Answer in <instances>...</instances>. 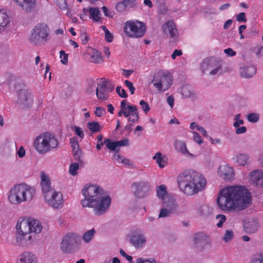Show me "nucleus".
<instances>
[{
    "label": "nucleus",
    "mask_w": 263,
    "mask_h": 263,
    "mask_svg": "<svg viewBox=\"0 0 263 263\" xmlns=\"http://www.w3.org/2000/svg\"><path fill=\"white\" fill-rule=\"evenodd\" d=\"M162 29L165 34H169L172 38H176L178 35L175 24L172 21L166 22L163 25Z\"/></svg>",
    "instance_id": "nucleus-22"
},
{
    "label": "nucleus",
    "mask_w": 263,
    "mask_h": 263,
    "mask_svg": "<svg viewBox=\"0 0 263 263\" xmlns=\"http://www.w3.org/2000/svg\"><path fill=\"white\" fill-rule=\"evenodd\" d=\"M33 145L39 154L45 155L56 149L59 141L54 135L49 133H45L35 138Z\"/></svg>",
    "instance_id": "nucleus-5"
},
{
    "label": "nucleus",
    "mask_w": 263,
    "mask_h": 263,
    "mask_svg": "<svg viewBox=\"0 0 263 263\" xmlns=\"http://www.w3.org/2000/svg\"><path fill=\"white\" fill-rule=\"evenodd\" d=\"M124 84L126 85L127 87L128 88L130 93L132 95H133L135 93V88L134 87L133 84L128 80H125L124 82Z\"/></svg>",
    "instance_id": "nucleus-55"
},
{
    "label": "nucleus",
    "mask_w": 263,
    "mask_h": 263,
    "mask_svg": "<svg viewBox=\"0 0 263 263\" xmlns=\"http://www.w3.org/2000/svg\"><path fill=\"white\" fill-rule=\"evenodd\" d=\"M252 263H263V251L255 254L252 256Z\"/></svg>",
    "instance_id": "nucleus-41"
},
{
    "label": "nucleus",
    "mask_w": 263,
    "mask_h": 263,
    "mask_svg": "<svg viewBox=\"0 0 263 263\" xmlns=\"http://www.w3.org/2000/svg\"><path fill=\"white\" fill-rule=\"evenodd\" d=\"M175 146L177 150L184 155H187L193 158H195V156L190 153L187 149L185 143L182 141H176L175 142Z\"/></svg>",
    "instance_id": "nucleus-29"
},
{
    "label": "nucleus",
    "mask_w": 263,
    "mask_h": 263,
    "mask_svg": "<svg viewBox=\"0 0 263 263\" xmlns=\"http://www.w3.org/2000/svg\"><path fill=\"white\" fill-rule=\"evenodd\" d=\"M46 203L54 209H61L63 206V195L60 192L51 191L44 196Z\"/></svg>",
    "instance_id": "nucleus-11"
},
{
    "label": "nucleus",
    "mask_w": 263,
    "mask_h": 263,
    "mask_svg": "<svg viewBox=\"0 0 263 263\" xmlns=\"http://www.w3.org/2000/svg\"><path fill=\"white\" fill-rule=\"evenodd\" d=\"M256 72V68L252 65L242 67L240 69L241 76L246 78L252 77Z\"/></svg>",
    "instance_id": "nucleus-28"
},
{
    "label": "nucleus",
    "mask_w": 263,
    "mask_h": 263,
    "mask_svg": "<svg viewBox=\"0 0 263 263\" xmlns=\"http://www.w3.org/2000/svg\"><path fill=\"white\" fill-rule=\"evenodd\" d=\"M60 56L61 59V62L64 65H66L68 63V54L66 53L64 50H61Z\"/></svg>",
    "instance_id": "nucleus-46"
},
{
    "label": "nucleus",
    "mask_w": 263,
    "mask_h": 263,
    "mask_svg": "<svg viewBox=\"0 0 263 263\" xmlns=\"http://www.w3.org/2000/svg\"><path fill=\"white\" fill-rule=\"evenodd\" d=\"M136 263H156L154 259L152 260L149 259H143V258H139L136 260Z\"/></svg>",
    "instance_id": "nucleus-61"
},
{
    "label": "nucleus",
    "mask_w": 263,
    "mask_h": 263,
    "mask_svg": "<svg viewBox=\"0 0 263 263\" xmlns=\"http://www.w3.org/2000/svg\"><path fill=\"white\" fill-rule=\"evenodd\" d=\"M81 40L82 41V43L84 45H86L88 43L89 40V36L86 33H85L81 35Z\"/></svg>",
    "instance_id": "nucleus-59"
},
{
    "label": "nucleus",
    "mask_w": 263,
    "mask_h": 263,
    "mask_svg": "<svg viewBox=\"0 0 263 263\" xmlns=\"http://www.w3.org/2000/svg\"><path fill=\"white\" fill-rule=\"evenodd\" d=\"M237 20L238 22H246L247 19L246 18V15L244 12H241L237 15Z\"/></svg>",
    "instance_id": "nucleus-58"
},
{
    "label": "nucleus",
    "mask_w": 263,
    "mask_h": 263,
    "mask_svg": "<svg viewBox=\"0 0 263 263\" xmlns=\"http://www.w3.org/2000/svg\"><path fill=\"white\" fill-rule=\"evenodd\" d=\"M193 134L194 141L199 145L202 144L203 140L201 139L200 135L196 132H193Z\"/></svg>",
    "instance_id": "nucleus-51"
},
{
    "label": "nucleus",
    "mask_w": 263,
    "mask_h": 263,
    "mask_svg": "<svg viewBox=\"0 0 263 263\" xmlns=\"http://www.w3.org/2000/svg\"><path fill=\"white\" fill-rule=\"evenodd\" d=\"M83 11H88L90 14V18H91L93 22H98L101 20V13L98 8L91 7L89 9L86 8H83Z\"/></svg>",
    "instance_id": "nucleus-27"
},
{
    "label": "nucleus",
    "mask_w": 263,
    "mask_h": 263,
    "mask_svg": "<svg viewBox=\"0 0 263 263\" xmlns=\"http://www.w3.org/2000/svg\"><path fill=\"white\" fill-rule=\"evenodd\" d=\"M182 54V51L181 50H178V49H175L173 53H172V54L171 55V58L172 59H175L177 57V56H180Z\"/></svg>",
    "instance_id": "nucleus-63"
},
{
    "label": "nucleus",
    "mask_w": 263,
    "mask_h": 263,
    "mask_svg": "<svg viewBox=\"0 0 263 263\" xmlns=\"http://www.w3.org/2000/svg\"><path fill=\"white\" fill-rule=\"evenodd\" d=\"M172 82V77L169 72L160 71L155 74L152 82L158 91L164 92L171 87Z\"/></svg>",
    "instance_id": "nucleus-9"
},
{
    "label": "nucleus",
    "mask_w": 263,
    "mask_h": 263,
    "mask_svg": "<svg viewBox=\"0 0 263 263\" xmlns=\"http://www.w3.org/2000/svg\"><path fill=\"white\" fill-rule=\"evenodd\" d=\"M102 9L103 10V12L104 15L106 16L109 17H112L111 12L108 10V8L106 7L103 6L102 8Z\"/></svg>",
    "instance_id": "nucleus-64"
},
{
    "label": "nucleus",
    "mask_w": 263,
    "mask_h": 263,
    "mask_svg": "<svg viewBox=\"0 0 263 263\" xmlns=\"http://www.w3.org/2000/svg\"><path fill=\"white\" fill-rule=\"evenodd\" d=\"M240 114H237L235 116L234 120L235 122L233 124V125L235 127H239L240 125L243 124V120L240 119Z\"/></svg>",
    "instance_id": "nucleus-47"
},
{
    "label": "nucleus",
    "mask_w": 263,
    "mask_h": 263,
    "mask_svg": "<svg viewBox=\"0 0 263 263\" xmlns=\"http://www.w3.org/2000/svg\"><path fill=\"white\" fill-rule=\"evenodd\" d=\"M180 93L184 98H193L194 92L192 91L191 88L187 85H184L181 88Z\"/></svg>",
    "instance_id": "nucleus-36"
},
{
    "label": "nucleus",
    "mask_w": 263,
    "mask_h": 263,
    "mask_svg": "<svg viewBox=\"0 0 263 263\" xmlns=\"http://www.w3.org/2000/svg\"><path fill=\"white\" fill-rule=\"evenodd\" d=\"M249 180L251 183L257 186L263 187V172L256 170L252 171L249 174Z\"/></svg>",
    "instance_id": "nucleus-19"
},
{
    "label": "nucleus",
    "mask_w": 263,
    "mask_h": 263,
    "mask_svg": "<svg viewBox=\"0 0 263 263\" xmlns=\"http://www.w3.org/2000/svg\"><path fill=\"white\" fill-rule=\"evenodd\" d=\"M248 120L249 122L255 123L258 120V116L254 113H251L248 115Z\"/></svg>",
    "instance_id": "nucleus-52"
},
{
    "label": "nucleus",
    "mask_w": 263,
    "mask_h": 263,
    "mask_svg": "<svg viewBox=\"0 0 263 263\" xmlns=\"http://www.w3.org/2000/svg\"><path fill=\"white\" fill-rule=\"evenodd\" d=\"M132 190L136 197L142 198L148 195L151 190V185L147 181L135 182L132 184Z\"/></svg>",
    "instance_id": "nucleus-14"
},
{
    "label": "nucleus",
    "mask_w": 263,
    "mask_h": 263,
    "mask_svg": "<svg viewBox=\"0 0 263 263\" xmlns=\"http://www.w3.org/2000/svg\"><path fill=\"white\" fill-rule=\"evenodd\" d=\"M17 102L23 105L24 107H29L32 104V99L31 94L28 90L21 89L18 92Z\"/></svg>",
    "instance_id": "nucleus-18"
},
{
    "label": "nucleus",
    "mask_w": 263,
    "mask_h": 263,
    "mask_svg": "<svg viewBox=\"0 0 263 263\" xmlns=\"http://www.w3.org/2000/svg\"><path fill=\"white\" fill-rule=\"evenodd\" d=\"M73 129L74 130L75 134L79 136L80 138L83 139L84 137V134L82 129L77 126L73 127Z\"/></svg>",
    "instance_id": "nucleus-48"
},
{
    "label": "nucleus",
    "mask_w": 263,
    "mask_h": 263,
    "mask_svg": "<svg viewBox=\"0 0 263 263\" xmlns=\"http://www.w3.org/2000/svg\"><path fill=\"white\" fill-rule=\"evenodd\" d=\"M50 28L46 23H38L31 31L29 41L36 46L44 45L50 39Z\"/></svg>",
    "instance_id": "nucleus-7"
},
{
    "label": "nucleus",
    "mask_w": 263,
    "mask_h": 263,
    "mask_svg": "<svg viewBox=\"0 0 263 263\" xmlns=\"http://www.w3.org/2000/svg\"><path fill=\"white\" fill-rule=\"evenodd\" d=\"M87 128L92 133H96L101 131V127L99 122L97 121L89 122L87 124Z\"/></svg>",
    "instance_id": "nucleus-37"
},
{
    "label": "nucleus",
    "mask_w": 263,
    "mask_h": 263,
    "mask_svg": "<svg viewBox=\"0 0 263 263\" xmlns=\"http://www.w3.org/2000/svg\"><path fill=\"white\" fill-rule=\"evenodd\" d=\"M157 196L162 200L165 199L167 196H170L167 192L166 186L164 184L160 185L156 189Z\"/></svg>",
    "instance_id": "nucleus-34"
},
{
    "label": "nucleus",
    "mask_w": 263,
    "mask_h": 263,
    "mask_svg": "<svg viewBox=\"0 0 263 263\" xmlns=\"http://www.w3.org/2000/svg\"><path fill=\"white\" fill-rule=\"evenodd\" d=\"M217 172L219 177L226 181H232L235 177L233 168L227 164L221 165Z\"/></svg>",
    "instance_id": "nucleus-16"
},
{
    "label": "nucleus",
    "mask_w": 263,
    "mask_h": 263,
    "mask_svg": "<svg viewBox=\"0 0 263 263\" xmlns=\"http://www.w3.org/2000/svg\"><path fill=\"white\" fill-rule=\"evenodd\" d=\"M217 219H219V222L217 223V226L218 228H221L223 223L226 221V217L224 215H218L217 216Z\"/></svg>",
    "instance_id": "nucleus-54"
},
{
    "label": "nucleus",
    "mask_w": 263,
    "mask_h": 263,
    "mask_svg": "<svg viewBox=\"0 0 263 263\" xmlns=\"http://www.w3.org/2000/svg\"><path fill=\"white\" fill-rule=\"evenodd\" d=\"M165 156H162L161 153L157 152L153 156V159L156 160V162L160 168L164 167L166 163L164 160Z\"/></svg>",
    "instance_id": "nucleus-35"
},
{
    "label": "nucleus",
    "mask_w": 263,
    "mask_h": 263,
    "mask_svg": "<svg viewBox=\"0 0 263 263\" xmlns=\"http://www.w3.org/2000/svg\"><path fill=\"white\" fill-rule=\"evenodd\" d=\"M235 162L239 166H244L248 165L250 162V156L246 153H238L236 154L235 158Z\"/></svg>",
    "instance_id": "nucleus-25"
},
{
    "label": "nucleus",
    "mask_w": 263,
    "mask_h": 263,
    "mask_svg": "<svg viewBox=\"0 0 263 263\" xmlns=\"http://www.w3.org/2000/svg\"><path fill=\"white\" fill-rule=\"evenodd\" d=\"M179 187L186 196H192L203 190L206 180L200 173L193 170L184 171L177 177Z\"/></svg>",
    "instance_id": "nucleus-3"
},
{
    "label": "nucleus",
    "mask_w": 263,
    "mask_h": 263,
    "mask_svg": "<svg viewBox=\"0 0 263 263\" xmlns=\"http://www.w3.org/2000/svg\"><path fill=\"white\" fill-rule=\"evenodd\" d=\"M217 201L224 212H239L251 204L252 196L243 186H227L220 190Z\"/></svg>",
    "instance_id": "nucleus-1"
},
{
    "label": "nucleus",
    "mask_w": 263,
    "mask_h": 263,
    "mask_svg": "<svg viewBox=\"0 0 263 263\" xmlns=\"http://www.w3.org/2000/svg\"><path fill=\"white\" fill-rule=\"evenodd\" d=\"M17 154L20 158H23L25 156L26 151L23 146H21L19 148Z\"/></svg>",
    "instance_id": "nucleus-62"
},
{
    "label": "nucleus",
    "mask_w": 263,
    "mask_h": 263,
    "mask_svg": "<svg viewBox=\"0 0 263 263\" xmlns=\"http://www.w3.org/2000/svg\"><path fill=\"white\" fill-rule=\"evenodd\" d=\"M41 185L42 191L45 196L48 192L51 191H54V189L51 188L50 180L49 177L44 172H42L41 174Z\"/></svg>",
    "instance_id": "nucleus-21"
},
{
    "label": "nucleus",
    "mask_w": 263,
    "mask_h": 263,
    "mask_svg": "<svg viewBox=\"0 0 263 263\" xmlns=\"http://www.w3.org/2000/svg\"><path fill=\"white\" fill-rule=\"evenodd\" d=\"M224 52L230 57H233L236 54V52L230 48L224 49Z\"/></svg>",
    "instance_id": "nucleus-60"
},
{
    "label": "nucleus",
    "mask_w": 263,
    "mask_h": 263,
    "mask_svg": "<svg viewBox=\"0 0 263 263\" xmlns=\"http://www.w3.org/2000/svg\"><path fill=\"white\" fill-rule=\"evenodd\" d=\"M137 108L135 105H128V112H129V117L128 120L132 123L137 121L139 119V115L137 112Z\"/></svg>",
    "instance_id": "nucleus-31"
},
{
    "label": "nucleus",
    "mask_w": 263,
    "mask_h": 263,
    "mask_svg": "<svg viewBox=\"0 0 263 263\" xmlns=\"http://www.w3.org/2000/svg\"><path fill=\"white\" fill-rule=\"evenodd\" d=\"M146 238L141 233H134L130 236V242L136 249L143 247L146 242Z\"/></svg>",
    "instance_id": "nucleus-20"
},
{
    "label": "nucleus",
    "mask_w": 263,
    "mask_h": 263,
    "mask_svg": "<svg viewBox=\"0 0 263 263\" xmlns=\"http://www.w3.org/2000/svg\"><path fill=\"white\" fill-rule=\"evenodd\" d=\"M79 168V164L78 163H73L69 166V172L71 175L75 176L77 174Z\"/></svg>",
    "instance_id": "nucleus-43"
},
{
    "label": "nucleus",
    "mask_w": 263,
    "mask_h": 263,
    "mask_svg": "<svg viewBox=\"0 0 263 263\" xmlns=\"http://www.w3.org/2000/svg\"><path fill=\"white\" fill-rule=\"evenodd\" d=\"M84 198L81 201L83 208H91L93 213L101 215L105 213L111 204V198L104 195L103 189L98 185H85L82 191Z\"/></svg>",
    "instance_id": "nucleus-2"
},
{
    "label": "nucleus",
    "mask_w": 263,
    "mask_h": 263,
    "mask_svg": "<svg viewBox=\"0 0 263 263\" xmlns=\"http://www.w3.org/2000/svg\"><path fill=\"white\" fill-rule=\"evenodd\" d=\"M140 105L141 106V108L145 113H147L149 111L150 107L148 104L144 100L140 101Z\"/></svg>",
    "instance_id": "nucleus-53"
},
{
    "label": "nucleus",
    "mask_w": 263,
    "mask_h": 263,
    "mask_svg": "<svg viewBox=\"0 0 263 263\" xmlns=\"http://www.w3.org/2000/svg\"><path fill=\"white\" fill-rule=\"evenodd\" d=\"M35 194L34 189L25 184L14 185L10 190L8 199L10 202L18 204L31 200Z\"/></svg>",
    "instance_id": "nucleus-6"
},
{
    "label": "nucleus",
    "mask_w": 263,
    "mask_h": 263,
    "mask_svg": "<svg viewBox=\"0 0 263 263\" xmlns=\"http://www.w3.org/2000/svg\"><path fill=\"white\" fill-rule=\"evenodd\" d=\"M116 92L118 95L123 98H126L127 97V93L124 89H122L121 87L118 86L116 88Z\"/></svg>",
    "instance_id": "nucleus-50"
},
{
    "label": "nucleus",
    "mask_w": 263,
    "mask_h": 263,
    "mask_svg": "<svg viewBox=\"0 0 263 263\" xmlns=\"http://www.w3.org/2000/svg\"><path fill=\"white\" fill-rule=\"evenodd\" d=\"M104 143L110 151H116L117 148L116 141H112L110 139H105Z\"/></svg>",
    "instance_id": "nucleus-40"
},
{
    "label": "nucleus",
    "mask_w": 263,
    "mask_h": 263,
    "mask_svg": "<svg viewBox=\"0 0 263 263\" xmlns=\"http://www.w3.org/2000/svg\"><path fill=\"white\" fill-rule=\"evenodd\" d=\"M105 112V109L103 107H97L96 109L95 115L97 117H100L102 116L104 112Z\"/></svg>",
    "instance_id": "nucleus-57"
},
{
    "label": "nucleus",
    "mask_w": 263,
    "mask_h": 263,
    "mask_svg": "<svg viewBox=\"0 0 263 263\" xmlns=\"http://www.w3.org/2000/svg\"><path fill=\"white\" fill-rule=\"evenodd\" d=\"M70 142L72 148L73 156L76 160H79L80 159L82 151L79 148L77 138L76 137L71 138L70 139Z\"/></svg>",
    "instance_id": "nucleus-26"
},
{
    "label": "nucleus",
    "mask_w": 263,
    "mask_h": 263,
    "mask_svg": "<svg viewBox=\"0 0 263 263\" xmlns=\"http://www.w3.org/2000/svg\"><path fill=\"white\" fill-rule=\"evenodd\" d=\"M163 208L159 214V217H166L177 211L178 204L171 196H167L165 199L162 200Z\"/></svg>",
    "instance_id": "nucleus-12"
},
{
    "label": "nucleus",
    "mask_w": 263,
    "mask_h": 263,
    "mask_svg": "<svg viewBox=\"0 0 263 263\" xmlns=\"http://www.w3.org/2000/svg\"><path fill=\"white\" fill-rule=\"evenodd\" d=\"M213 63L214 60L211 58L204 59L201 64L202 72L204 73L205 71L208 70L210 67H212Z\"/></svg>",
    "instance_id": "nucleus-38"
},
{
    "label": "nucleus",
    "mask_w": 263,
    "mask_h": 263,
    "mask_svg": "<svg viewBox=\"0 0 263 263\" xmlns=\"http://www.w3.org/2000/svg\"><path fill=\"white\" fill-rule=\"evenodd\" d=\"M114 86L105 79H101V82L98 84L96 93L98 99L106 100L109 97V93L114 90Z\"/></svg>",
    "instance_id": "nucleus-13"
},
{
    "label": "nucleus",
    "mask_w": 263,
    "mask_h": 263,
    "mask_svg": "<svg viewBox=\"0 0 263 263\" xmlns=\"http://www.w3.org/2000/svg\"><path fill=\"white\" fill-rule=\"evenodd\" d=\"M21 263H36V259L32 253L25 252L20 256Z\"/></svg>",
    "instance_id": "nucleus-33"
},
{
    "label": "nucleus",
    "mask_w": 263,
    "mask_h": 263,
    "mask_svg": "<svg viewBox=\"0 0 263 263\" xmlns=\"http://www.w3.org/2000/svg\"><path fill=\"white\" fill-rule=\"evenodd\" d=\"M123 156H120L118 154H115L114 156V161L115 162L117 166H119L122 164Z\"/></svg>",
    "instance_id": "nucleus-49"
},
{
    "label": "nucleus",
    "mask_w": 263,
    "mask_h": 263,
    "mask_svg": "<svg viewBox=\"0 0 263 263\" xmlns=\"http://www.w3.org/2000/svg\"><path fill=\"white\" fill-rule=\"evenodd\" d=\"M146 30L144 23L138 20H129L124 24V31L126 35L132 38L142 37Z\"/></svg>",
    "instance_id": "nucleus-8"
},
{
    "label": "nucleus",
    "mask_w": 263,
    "mask_h": 263,
    "mask_svg": "<svg viewBox=\"0 0 263 263\" xmlns=\"http://www.w3.org/2000/svg\"><path fill=\"white\" fill-rule=\"evenodd\" d=\"M95 233L96 231L93 228L89 230L83 234L82 239L86 243H88L93 238Z\"/></svg>",
    "instance_id": "nucleus-39"
},
{
    "label": "nucleus",
    "mask_w": 263,
    "mask_h": 263,
    "mask_svg": "<svg viewBox=\"0 0 263 263\" xmlns=\"http://www.w3.org/2000/svg\"><path fill=\"white\" fill-rule=\"evenodd\" d=\"M194 243L199 246H204L209 243L208 237L202 233H197L194 238Z\"/></svg>",
    "instance_id": "nucleus-30"
},
{
    "label": "nucleus",
    "mask_w": 263,
    "mask_h": 263,
    "mask_svg": "<svg viewBox=\"0 0 263 263\" xmlns=\"http://www.w3.org/2000/svg\"><path fill=\"white\" fill-rule=\"evenodd\" d=\"M54 2L59 6L61 10H66L67 4L66 0H54Z\"/></svg>",
    "instance_id": "nucleus-44"
},
{
    "label": "nucleus",
    "mask_w": 263,
    "mask_h": 263,
    "mask_svg": "<svg viewBox=\"0 0 263 263\" xmlns=\"http://www.w3.org/2000/svg\"><path fill=\"white\" fill-rule=\"evenodd\" d=\"M11 17L5 9L0 6V33L4 32L9 26Z\"/></svg>",
    "instance_id": "nucleus-17"
},
{
    "label": "nucleus",
    "mask_w": 263,
    "mask_h": 263,
    "mask_svg": "<svg viewBox=\"0 0 263 263\" xmlns=\"http://www.w3.org/2000/svg\"><path fill=\"white\" fill-rule=\"evenodd\" d=\"M116 143L117 148L122 146H128L129 145V141L127 139H124L120 141H117Z\"/></svg>",
    "instance_id": "nucleus-56"
},
{
    "label": "nucleus",
    "mask_w": 263,
    "mask_h": 263,
    "mask_svg": "<svg viewBox=\"0 0 263 263\" xmlns=\"http://www.w3.org/2000/svg\"><path fill=\"white\" fill-rule=\"evenodd\" d=\"M259 227V224L256 220H252L244 225L245 232L248 233L256 232Z\"/></svg>",
    "instance_id": "nucleus-32"
},
{
    "label": "nucleus",
    "mask_w": 263,
    "mask_h": 263,
    "mask_svg": "<svg viewBox=\"0 0 263 263\" xmlns=\"http://www.w3.org/2000/svg\"><path fill=\"white\" fill-rule=\"evenodd\" d=\"M103 30L105 32V39L107 42H111L113 40L114 36L111 33H110L109 30L107 29L106 26H102L101 27Z\"/></svg>",
    "instance_id": "nucleus-42"
},
{
    "label": "nucleus",
    "mask_w": 263,
    "mask_h": 263,
    "mask_svg": "<svg viewBox=\"0 0 263 263\" xmlns=\"http://www.w3.org/2000/svg\"><path fill=\"white\" fill-rule=\"evenodd\" d=\"M15 3L27 12H31L34 8L36 0H14Z\"/></svg>",
    "instance_id": "nucleus-23"
},
{
    "label": "nucleus",
    "mask_w": 263,
    "mask_h": 263,
    "mask_svg": "<svg viewBox=\"0 0 263 263\" xmlns=\"http://www.w3.org/2000/svg\"><path fill=\"white\" fill-rule=\"evenodd\" d=\"M139 4L138 0H123L116 4V9L119 12H124L137 8Z\"/></svg>",
    "instance_id": "nucleus-15"
},
{
    "label": "nucleus",
    "mask_w": 263,
    "mask_h": 263,
    "mask_svg": "<svg viewBox=\"0 0 263 263\" xmlns=\"http://www.w3.org/2000/svg\"><path fill=\"white\" fill-rule=\"evenodd\" d=\"M233 232L232 230H227L223 236V239L225 242H229L233 239Z\"/></svg>",
    "instance_id": "nucleus-45"
},
{
    "label": "nucleus",
    "mask_w": 263,
    "mask_h": 263,
    "mask_svg": "<svg viewBox=\"0 0 263 263\" xmlns=\"http://www.w3.org/2000/svg\"><path fill=\"white\" fill-rule=\"evenodd\" d=\"M80 239V236L77 233H67L64 236L61 243V250L65 253H72L77 249Z\"/></svg>",
    "instance_id": "nucleus-10"
},
{
    "label": "nucleus",
    "mask_w": 263,
    "mask_h": 263,
    "mask_svg": "<svg viewBox=\"0 0 263 263\" xmlns=\"http://www.w3.org/2000/svg\"><path fill=\"white\" fill-rule=\"evenodd\" d=\"M16 239L18 245L25 246L32 241L33 237L41 232L43 227L41 222L35 219L29 218L16 223Z\"/></svg>",
    "instance_id": "nucleus-4"
},
{
    "label": "nucleus",
    "mask_w": 263,
    "mask_h": 263,
    "mask_svg": "<svg viewBox=\"0 0 263 263\" xmlns=\"http://www.w3.org/2000/svg\"><path fill=\"white\" fill-rule=\"evenodd\" d=\"M87 54L89 55L90 62L101 64L103 62L101 52L95 49L90 48L87 51Z\"/></svg>",
    "instance_id": "nucleus-24"
}]
</instances>
